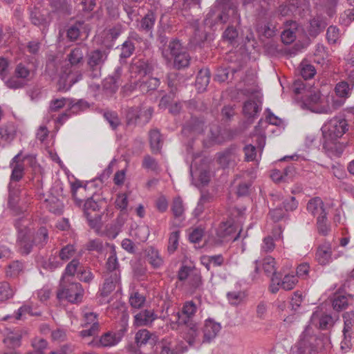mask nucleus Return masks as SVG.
<instances>
[{
	"mask_svg": "<svg viewBox=\"0 0 354 354\" xmlns=\"http://www.w3.org/2000/svg\"><path fill=\"white\" fill-rule=\"evenodd\" d=\"M128 319H129V315L125 313L122 312L121 320L120 322L119 328L117 330L114 334L117 337V338L120 342L123 337L124 336L125 333L127 331L128 328Z\"/></svg>",
	"mask_w": 354,
	"mask_h": 354,
	"instance_id": "09e8293b",
	"label": "nucleus"
},
{
	"mask_svg": "<svg viewBox=\"0 0 354 354\" xmlns=\"http://www.w3.org/2000/svg\"><path fill=\"white\" fill-rule=\"evenodd\" d=\"M174 59V66L177 69L187 67L189 64L190 56L185 50L181 53L176 55Z\"/></svg>",
	"mask_w": 354,
	"mask_h": 354,
	"instance_id": "c03bdc74",
	"label": "nucleus"
},
{
	"mask_svg": "<svg viewBox=\"0 0 354 354\" xmlns=\"http://www.w3.org/2000/svg\"><path fill=\"white\" fill-rule=\"evenodd\" d=\"M118 267L119 263L118 261L116 252L114 247H113L111 255L109 257L106 263V275L109 276L111 274H113L114 272H118L120 274Z\"/></svg>",
	"mask_w": 354,
	"mask_h": 354,
	"instance_id": "2f4dec72",
	"label": "nucleus"
},
{
	"mask_svg": "<svg viewBox=\"0 0 354 354\" xmlns=\"http://www.w3.org/2000/svg\"><path fill=\"white\" fill-rule=\"evenodd\" d=\"M353 86L349 85L346 81H341L338 82L335 87L336 95L341 98H348L351 95Z\"/></svg>",
	"mask_w": 354,
	"mask_h": 354,
	"instance_id": "473e14b6",
	"label": "nucleus"
},
{
	"mask_svg": "<svg viewBox=\"0 0 354 354\" xmlns=\"http://www.w3.org/2000/svg\"><path fill=\"white\" fill-rule=\"evenodd\" d=\"M120 283V275L119 273L114 272L109 276L106 275L104 283L100 290V297H101L100 301L101 304L110 302V299L107 297Z\"/></svg>",
	"mask_w": 354,
	"mask_h": 354,
	"instance_id": "9b49d317",
	"label": "nucleus"
},
{
	"mask_svg": "<svg viewBox=\"0 0 354 354\" xmlns=\"http://www.w3.org/2000/svg\"><path fill=\"white\" fill-rule=\"evenodd\" d=\"M254 263V272L256 274H259L260 272V269L261 268L264 273L268 277L277 275L276 272V261L271 256H268L263 258L261 261L256 260Z\"/></svg>",
	"mask_w": 354,
	"mask_h": 354,
	"instance_id": "4468645a",
	"label": "nucleus"
},
{
	"mask_svg": "<svg viewBox=\"0 0 354 354\" xmlns=\"http://www.w3.org/2000/svg\"><path fill=\"white\" fill-rule=\"evenodd\" d=\"M326 26V22L320 17H314L309 21L307 28L308 35L312 37H316Z\"/></svg>",
	"mask_w": 354,
	"mask_h": 354,
	"instance_id": "bb28decb",
	"label": "nucleus"
},
{
	"mask_svg": "<svg viewBox=\"0 0 354 354\" xmlns=\"http://www.w3.org/2000/svg\"><path fill=\"white\" fill-rule=\"evenodd\" d=\"M221 329V325L220 323L210 318L207 319L201 328L202 337L201 338L200 334H198L199 339L195 343L208 344L212 342L216 337ZM198 332L201 333V330H198Z\"/></svg>",
	"mask_w": 354,
	"mask_h": 354,
	"instance_id": "1a4fd4ad",
	"label": "nucleus"
},
{
	"mask_svg": "<svg viewBox=\"0 0 354 354\" xmlns=\"http://www.w3.org/2000/svg\"><path fill=\"white\" fill-rule=\"evenodd\" d=\"M108 58V52L104 49H94L86 55V64L90 76L97 78L101 76L102 68Z\"/></svg>",
	"mask_w": 354,
	"mask_h": 354,
	"instance_id": "20e7f679",
	"label": "nucleus"
},
{
	"mask_svg": "<svg viewBox=\"0 0 354 354\" xmlns=\"http://www.w3.org/2000/svg\"><path fill=\"white\" fill-rule=\"evenodd\" d=\"M87 219L88 225L94 230V231L99 234L101 231L102 226V215L100 213H95L93 214H88L85 216Z\"/></svg>",
	"mask_w": 354,
	"mask_h": 354,
	"instance_id": "79ce46f5",
	"label": "nucleus"
},
{
	"mask_svg": "<svg viewBox=\"0 0 354 354\" xmlns=\"http://www.w3.org/2000/svg\"><path fill=\"white\" fill-rule=\"evenodd\" d=\"M156 21L155 15L149 12L141 20L139 30L146 32H151Z\"/></svg>",
	"mask_w": 354,
	"mask_h": 354,
	"instance_id": "a19ab883",
	"label": "nucleus"
},
{
	"mask_svg": "<svg viewBox=\"0 0 354 354\" xmlns=\"http://www.w3.org/2000/svg\"><path fill=\"white\" fill-rule=\"evenodd\" d=\"M82 204H84V213L85 216L98 213L97 212L100 210L99 205L92 198H88L86 201L83 200Z\"/></svg>",
	"mask_w": 354,
	"mask_h": 354,
	"instance_id": "8fccbe9b",
	"label": "nucleus"
},
{
	"mask_svg": "<svg viewBox=\"0 0 354 354\" xmlns=\"http://www.w3.org/2000/svg\"><path fill=\"white\" fill-rule=\"evenodd\" d=\"M86 50L85 46H78L71 50L67 55V59L71 66H77L83 64Z\"/></svg>",
	"mask_w": 354,
	"mask_h": 354,
	"instance_id": "393cba45",
	"label": "nucleus"
},
{
	"mask_svg": "<svg viewBox=\"0 0 354 354\" xmlns=\"http://www.w3.org/2000/svg\"><path fill=\"white\" fill-rule=\"evenodd\" d=\"M260 109L257 104L252 100H248L244 103L243 112L248 118H254L259 111Z\"/></svg>",
	"mask_w": 354,
	"mask_h": 354,
	"instance_id": "49530a36",
	"label": "nucleus"
},
{
	"mask_svg": "<svg viewBox=\"0 0 354 354\" xmlns=\"http://www.w3.org/2000/svg\"><path fill=\"white\" fill-rule=\"evenodd\" d=\"M24 176V165L22 163H16L12 168L10 176V182L17 183Z\"/></svg>",
	"mask_w": 354,
	"mask_h": 354,
	"instance_id": "338daca9",
	"label": "nucleus"
},
{
	"mask_svg": "<svg viewBox=\"0 0 354 354\" xmlns=\"http://www.w3.org/2000/svg\"><path fill=\"white\" fill-rule=\"evenodd\" d=\"M95 324L96 326H100L98 315L93 312L83 310L81 326L83 328H86L91 326H95Z\"/></svg>",
	"mask_w": 354,
	"mask_h": 354,
	"instance_id": "e433bc0d",
	"label": "nucleus"
},
{
	"mask_svg": "<svg viewBox=\"0 0 354 354\" xmlns=\"http://www.w3.org/2000/svg\"><path fill=\"white\" fill-rule=\"evenodd\" d=\"M179 231L172 232L169 237L167 251L169 254L174 253L178 246Z\"/></svg>",
	"mask_w": 354,
	"mask_h": 354,
	"instance_id": "e2e57ef3",
	"label": "nucleus"
},
{
	"mask_svg": "<svg viewBox=\"0 0 354 354\" xmlns=\"http://www.w3.org/2000/svg\"><path fill=\"white\" fill-rule=\"evenodd\" d=\"M171 211L175 218H179L183 215L185 209L183 200L180 197H176L174 199Z\"/></svg>",
	"mask_w": 354,
	"mask_h": 354,
	"instance_id": "052dcab7",
	"label": "nucleus"
},
{
	"mask_svg": "<svg viewBox=\"0 0 354 354\" xmlns=\"http://www.w3.org/2000/svg\"><path fill=\"white\" fill-rule=\"evenodd\" d=\"M31 23L39 27L42 33L45 34L52 21L50 12L46 8H35L30 13Z\"/></svg>",
	"mask_w": 354,
	"mask_h": 354,
	"instance_id": "6e6552de",
	"label": "nucleus"
},
{
	"mask_svg": "<svg viewBox=\"0 0 354 354\" xmlns=\"http://www.w3.org/2000/svg\"><path fill=\"white\" fill-rule=\"evenodd\" d=\"M297 282V276L294 274H286L283 279H281V288L285 290H291L295 287Z\"/></svg>",
	"mask_w": 354,
	"mask_h": 354,
	"instance_id": "864d4df0",
	"label": "nucleus"
},
{
	"mask_svg": "<svg viewBox=\"0 0 354 354\" xmlns=\"http://www.w3.org/2000/svg\"><path fill=\"white\" fill-rule=\"evenodd\" d=\"M21 337L22 335L19 331L10 332L3 339V343L7 347L15 348L21 345Z\"/></svg>",
	"mask_w": 354,
	"mask_h": 354,
	"instance_id": "f704fd0d",
	"label": "nucleus"
},
{
	"mask_svg": "<svg viewBox=\"0 0 354 354\" xmlns=\"http://www.w3.org/2000/svg\"><path fill=\"white\" fill-rule=\"evenodd\" d=\"M120 342L114 333L107 332L103 334L100 339L93 338L88 342V345L92 347H110L113 346Z\"/></svg>",
	"mask_w": 354,
	"mask_h": 354,
	"instance_id": "dca6fc26",
	"label": "nucleus"
},
{
	"mask_svg": "<svg viewBox=\"0 0 354 354\" xmlns=\"http://www.w3.org/2000/svg\"><path fill=\"white\" fill-rule=\"evenodd\" d=\"M160 85V80L156 77H147L138 80L136 82V86L139 87V89L142 93H147L150 91L156 90Z\"/></svg>",
	"mask_w": 354,
	"mask_h": 354,
	"instance_id": "a878e982",
	"label": "nucleus"
},
{
	"mask_svg": "<svg viewBox=\"0 0 354 354\" xmlns=\"http://www.w3.org/2000/svg\"><path fill=\"white\" fill-rule=\"evenodd\" d=\"M158 318V316L153 310H142L134 315L133 324L138 327L149 326Z\"/></svg>",
	"mask_w": 354,
	"mask_h": 354,
	"instance_id": "2eb2a0df",
	"label": "nucleus"
},
{
	"mask_svg": "<svg viewBox=\"0 0 354 354\" xmlns=\"http://www.w3.org/2000/svg\"><path fill=\"white\" fill-rule=\"evenodd\" d=\"M349 298L347 296L335 294L332 300V306L335 310L342 311L345 310L348 306Z\"/></svg>",
	"mask_w": 354,
	"mask_h": 354,
	"instance_id": "ea45409f",
	"label": "nucleus"
},
{
	"mask_svg": "<svg viewBox=\"0 0 354 354\" xmlns=\"http://www.w3.org/2000/svg\"><path fill=\"white\" fill-rule=\"evenodd\" d=\"M31 221L29 218L21 217L15 222V227L18 231V235L21 234V232H24L25 234L31 232L30 227Z\"/></svg>",
	"mask_w": 354,
	"mask_h": 354,
	"instance_id": "3c124183",
	"label": "nucleus"
},
{
	"mask_svg": "<svg viewBox=\"0 0 354 354\" xmlns=\"http://www.w3.org/2000/svg\"><path fill=\"white\" fill-rule=\"evenodd\" d=\"M149 142L153 153H158L162 147V140L161 134L157 129H153L149 132Z\"/></svg>",
	"mask_w": 354,
	"mask_h": 354,
	"instance_id": "7c9ffc66",
	"label": "nucleus"
},
{
	"mask_svg": "<svg viewBox=\"0 0 354 354\" xmlns=\"http://www.w3.org/2000/svg\"><path fill=\"white\" fill-rule=\"evenodd\" d=\"M259 36L265 38H272L276 35L277 29L276 26L270 21L259 22L256 28Z\"/></svg>",
	"mask_w": 354,
	"mask_h": 354,
	"instance_id": "5701e85b",
	"label": "nucleus"
},
{
	"mask_svg": "<svg viewBox=\"0 0 354 354\" xmlns=\"http://www.w3.org/2000/svg\"><path fill=\"white\" fill-rule=\"evenodd\" d=\"M14 295V290L7 281L0 282V301H5L11 299Z\"/></svg>",
	"mask_w": 354,
	"mask_h": 354,
	"instance_id": "de8ad7c7",
	"label": "nucleus"
},
{
	"mask_svg": "<svg viewBox=\"0 0 354 354\" xmlns=\"http://www.w3.org/2000/svg\"><path fill=\"white\" fill-rule=\"evenodd\" d=\"M75 252V247L72 244H68L62 248V249L59 250V257L61 260L66 261L73 257Z\"/></svg>",
	"mask_w": 354,
	"mask_h": 354,
	"instance_id": "6e6d98bb",
	"label": "nucleus"
},
{
	"mask_svg": "<svg viewBox=\"0 0 354 354\" xmlns=\"http://www.w3.org/2000/svg\"><path fill=\"white\" fill-rule=\"evenodd\" d=\"M235 232L234 227L231 221L222 222L216 230V234L221 239H225Z\"/></svg>",
	"mask_w": 354,
	"mask_h": 354,
	"instance_id": "c9c22d12",
	"label": "nucleus"
},
{
	"mask_svg": "<svg viewBox=\"0 0 354 354\" xmlns=\"http://www.w3.org/2000/svg\"><path fill=\"white\" fill-rule=\"evenodd\" d=\"M83 23L77 22L74 25L70 26L67 30V37L71 41H75L80 35V28Z\"/></svg>",
	"mask_w": 354,
	"mask_h": 354,
	"instance_id": "69168bd1",
	"label": "nucleus"
},
{
	"mask_svg": "<svg viewBox=\"0 0 354 354\" xmlns=\"http://www.w3.org/2000/svg\"><path fill=\"white\" fill-rule=\"evenodd\" d=\"M236 72V69L230 68V67L220 68L217 71V73L216 75V79L220 82H225L229 79L230 74L233 75Z\"/></svg>",
	"mask_w": 354,
	"mask_h": 354,
	"instance_id": "680f3d73",
	"label": "nucleus"
},
{
	"mask_svg": "<svg viewBox=\"0 0 354 354\" xmlns=\"http://www.w3.org/2000/svg\"><path fill=\"white\" fill-rule=\"evenodd\" d=\"M303 104L307 109L317 113H329L330 111L329 106L324 104L319 91L310 92L304 100Z\"/></svg>",
	"mask_w": 354,
	"mask_h": 354,
	"instance_id": "9d476101",
	"label": "nucleus"
},
{
	"mask_svg": "<svg viewBox=\"0 0 354 354\" xmlns=\"http://www.w3.org/2000/svg\"><path fill=\"white\" fill-rule=\"evenodd\" d=\"M119 86L120 82L119 77L118 76H110L106 78L103 82V88L111 93L116 92Z\"/></svg>",
	"mask_w": 354,
	"mask_h": 354,
	"instance_id": "603ef678",
	"label": "nucleus"
},
{
	"mask_svg": "<svg viewBox=\"0 0 354 354\" xmlns=\"http://www.w3.org/2000/svg\"><path fill=\"white\" fill-rule=\"evenodd\" d=\"M217 162L223 168L234 167L239 161V156L235 147H230L225 151L218 153Z\"/></svg>",
	"mask_w": 354,
	"mask_h": 354,
	"instance_id": "f8f14e48",
	"label": "nucleus"
},
{
	"mask_svg": "<svg viewBox=\"0 0 354 354\" xmlns=\"http://www.w3.org/2000/svg\"><path fill=\"white\" fill-rule=\"evenodd\" d=\"M25 270V263L22 261L15 260L11 261L6 268L5 273L7 278L17 279Z\"/></svg>",
	"mask_w": 354,
	"mask_h": 354,
	"instance_id": "4be33fe9",
	"label": "nucleus"
},
{
	"mask_svg": "<svg viewBox=\"0 0 354 354\" xmlns=\"http://www.w3.org/2000/svg\"><path fill=\"white\" fill-rule=\"evenodd\" d=\"M35 246L43 248L48 241V232L44 227H41L35 234H32Z\"/></svg>",
	"mask_w": 354,
	"mask_h": 354,
	"instance_id": "72a5a7b5",
	"label": "nucleus"
},
{
	"mask_svg": "<svg viewBox=\"0 0 354 354\" xmlns=\"http://www.w3.org/2000/svg\"><path fill=\"white\" fill-rule=\"evenodd\" d=\"M24 314H29L33 316H39L41 315V312L39 310H33V308L30 305L25 304L17 310L15 314V319L17 320L20 319L21 316Z\"/></svg>",
	"mask_w": 354,
	"mask_h": 354,
	"instance_id": "4d7b16f0",
	"label": "nucleus"
},
{
	"mask_svg": "<svg viewBox=\"0 0 354 354\" xmlns=\"http://www.w3.org/2000/svg\"><path fill=\"white\" fill-rule=\"evenodd\" d=\"M145 255L147 261L153 268H160L164 264V259L160 251L153 246H149L145 250Z\"/></svg>",
	"mask_w": 354,
	"mask_h": 354,
	"instance_id": "6ab92c4d",
	"label": "nucleus"
},
{
	"mask_svg": "<svg viewBox=\"0 0 354 354\" xmlns=\"http://www.w3.org/2000/svg\"><path fill=\"white\" fill-rule=\"evenodd\" d=\"M348 121L342 117L335 116L326 121L321 128L322 134V146L325 152L330 156H340L346 144L340 139L348 131Z\"/></svg>",
	"mask_w": 354,
	"mask_h": 354,
	"instance_id": "f257e3e1",
	"label": "nucleus"
},
{
	"mask_svg": "<svg viewBox=\"0 0 354 354\" xmlns=\"http://www.w3.org/2000/svg\"><path fill=\"white\" fill-rule=\"evenodd\" d=\"M226 296L231 305L238 306L245 300L246 294L243 290H236L228 292Z\"/></svg>",
	"mask_w": 354,
	"mask_h": 354,
	"instance_id": "58836bf2",
	"label": "nucleus"
},
{
	"mask_svg": "<svg viewBox=\"0 0 354 354\" xmlns=\"http://www.w3.org/2000/svg\"><path fill=\"white\" fill-rule=\"evenodd\" d=\"M146 301L145 297L138 292H133L129 297V303L132 308L139 309Z\"/></svg>",
	"mask_w": 354,
	"mask_h": 354,
	"instance_id": "13d9d810",
	"label": "nucleus"
},
{
	"mask_svg": "<svg viewBox=\"0 0 354 354\" xmlns=\"http://www.w3.org/2000/svg\"><path fill=\"white\" fill-rule=\"evenodd\" d=\"M329 344L328 337L324 334L314 333L310 325L306 326L295 344L299 354H317Z\"/></svg>",
	"mask_w": 354,
	"mask_h": 354,
	"instance_id": "f03ea898",
	"label": "nucleus"
},
{
	"mask_svg": "<svg viewBox=\"0 0 354 354\" xmlns=\"http://www.w3.org/2000/svg\"><path fill=\"white\" fill-rule=\"evenodd\" d=\"M104 117L113 129H115L120 124L118 113L115 111H106Z\"/></svg>",
	"mask_w": 354,
	"mask_h": 354,
	"instance_id": "774afa93",
	"label": "nucleus"
},
{
	"mask_svg": "<svg viewBox=\"0 0 354 354\" xmlns=\"http://www.w3.org/2000/svg\"><path fill=\"white\" fill-rule=\"evenodd\" d=\"M83 295L84 290L80 283H66L64 277L63 278L57 292V297L59 300L66 299L71 303H77L82 301Z\"/></svg>",
	"mask_w": 354,
	"mask_h": 354,
	"instance_id": "39448f33",
	"label": "nucleus"
},
{
	"mask_svg": "<svg viewBox=\"0 0 354 354\" xmlns=\"http://www.w3.org/2000/svg\"><path fill=\"white\" fill-rule=\"evenodd\" d=\"M334 324L333 317L319 307L315 308L310 319V325L322 330H329Z\"/></svg>",
	"mask_w": 354,
	"mask_h": 354,
	"instance_id": "0eeeda50",
	"label": "nucleus"
},
{
	"mask_svg": "<svg viewBox=\"0 0 354 354\" xmlns=\"http://www.w3.org/2000/svg\"><path fill=\"white\" fill-rule=\"evenodd\" d=\"M129 71L131 77H139V80H142L152 72L153 66L148 61L136 59L131 63Z\"/></svg>",
	"mask_w": 354,
	"mask_h": 354,
	"instance_id": "ddd939ff",
	"label": "nucleus"
},
{
	"mask_svg": "<svg viewBox=\"0 0 354 354\" xmlns=\"http://www.w3.org/2000/svg\"><path fill=\"white\" fill-rule=\"evenodd\" d=\"M157 348H160L159 354H180L184 352L183 350L178 348L172 342L163 340L158 344Z\"/></svg>",
	"mask_w": 354,
	"mask_h": 354,
	"instance_id": "4c0bfd02",
	"label": "nucleus"
},
{
	"mask_svg": "<svg viewBox=\"0 0 354 354\" xmlns=\"http://www.w3.org/2000/svg\"><path fill=\"white\" fill-rule=\"evenodd\" d=\"M307 210L313 216H322L326 214L324 207V203L319 197L310 199L307 204Z\"/></svg>",
	"mask_w": 354,
	"mask_h": 354,
	"instance_id": "cd10ccee",
	"label": "nucleus"
},
{
	"mask_svg": "<svg viewBox=\"0 0 354 354\" xmlns=\"http://www.w3.org/2000/svg\"><path fill=\"white\" fill-rule=\"evenodd\" d=\"M135 340L138 346H142L147 344H149L151 345L156 344L158 341V338L154 333H150L148 330L141 329L136 333Z\"/></svg>",
	"mask_w": 354,
	"mask_h": 354,
	"instance_id": "412c9836",
	"label": "nucleus"
},
{
	"mask_svg": "<svg viewBox=\"0 0 354 354\" xmlns=\"http://www.w3.org/2000/svg\"><path fill=\"white\" fill-rule=\"evenodd\" d=\"M153 112L151 107L144 108L142 106L130 107L126 111L127 124L144 126L151 120Z\"/></svg>",
	"mask_w": 354,
	"mask_h": 354,
	"instance_id": "423d86ee",
	"label": "nucleus"
},
{
	"mask_svg": "<svg viewBox=\"0 0 354 354\" xmlns=\"http://www.w3.org/2000/svg\"><path fill=\"white\" fill-rule=\"evenodd\" d=\"M314 56L316 57L315 62L320 64L328 57V52L326 46L322 44H317L315 46Z\"/></svg>",
	"mask_w": 354,
	"mask_h": 354,
	"instance_id": "bf43d9fd",
	"label": "nucleus"
},
{
	"mask_svg": "<svg viewBox=\"0 0 354 354\" xmlns=\"http://www.w3.org/2000/svg\"><path fill=\"white\" fill-rule=\"evenodd\" d=\"M340 37L339 29L334 26H330L326 31V39L330 44H336Z\"/></svg>",
	"mask_w": 354,
	"mask_h": 354,
	"instance_id": "0e129e2a",
	"label": "nucleus"
},
{
	"mask_svg": "<svg viewBox=\"0 0 354 354\" xmlns=\"http://www.w3.org/2000/svg\"><path fill=\"white\" fill-rule=\"evenodd\" d=\"M184 50L179 40L173 39L169 42L167 48L162 50V56L168 62H171V59Z\"/></svg>",
	"mask_w": 354,
	"mask_h": 354,
	"instance_id": "aec40b11",
	"label": "nucleus"
},
{
	"mask_svg": "<svg viewBox=\"0 0 354 354\" xmlns=\"http://www.w3.org/2000/svg\"><path fill=\"white\" fill-rule=\"evenodd\" d=\"M82 267L80 262L77 259H73L66 266L64 270V277H74L76 273L80 272Z\"/></svg>",
	"mask_w": 354,
	"mask_h": 354,
	"instance_id": "a18cd8bd",
	"label": "nucleus"
},
{
	"mask_svg": "<svg viewBox=\"0 0 354 354\" xmlns=\"http://www.w3.org/2000/svg\"><path fill=\"white\" fill-rule=\"evenodd\" d=\"M343 319L344 322V326L343 328V334L346 336L348 334V337H351V331L354 328V313L353 312H346L343 314Z\"/></svg>",
	"mask_w": 354,
	"mask_h": 354,
	"instance_id": "37998d69",
	"label": "nucleus"
},
{
	"mask_svg": "<svg viewBox=\"0 0 354 354\" xmlns=\"http://www.w3.org/2000/svg\"><path fill=\"white\" fill-rule=\"evenodd\" d=\"M187 286L191 292H194L198 289L202 285V280L201 274L197 272H194L190 275L189 280L187 281Z\"/></svg>",
	"mask_w": 354,
	"mask_h": 354,
	"instance_id": "5fc2aeb1",
	"label": "nucleus"
},
{
	"mask_svg": "<svg viewBox=\"0 0 354 354\" xmlns=\"http://www.w3.org/2000/svg\"><path fill=\"white\" fill-rule=\"evenodd\" d=\"M210 73L209 69L203 68L199 71L196 79V86L198 92H203L209 83Z\"/></svg>",
	"mask_w": 354,
	"mask_h": 354,
	"instance_id": "c756f323",
	"label": "nucleus"
},
{
	"mask_svg": "<svg viewBox=\"0 0 354 354\" xmlns=\"http://www.w3.org/2000/svg\"><path fill=\"white\" fill-rule=\"evenodd\" d=\"M17 243L19 252L23 255L30 254L33 246L35 245L31 232L25 234L24 232H21V234L18 235Z\"/></svg>",
	"mask_w": 354,
	"mask_h": 354,
	"instance_id": "f3484780",
	"label": "nucleus"
},
{
	"mask_svg": "<svg viewBox=\"0 0 354 354\" xmlns=\"http://www.w3.org/2000/svg\"><path fill=\"white\" fill-rule=\"evenodd\" d=\"M8 206L15 211L18 212V203L19 202L20 189L17 183L10 182L8 185Z\"/></svg>",
	"mask_w": 354,
	"mask_h": 354,
	"instance_id": "b1692460",
	"label": "nucleus"
},
{
	"mask_svg": "<svg viewBox=\"0 0 354 354\" xmlns=\"http://www.w3.org/2000/svg\"><path fill=\"white\" fill-rule=\"evenodd\" d=\"M17 129L13 122H9L0 127V138L6 142L12 141L16 136Z\"/></svg>",
	"mask_w": 354,
	"mask_h": 354,
	"instance_id": "c85d7f7f",
	"label": "nucleus"
},
{
	"mask_svg": "<svg viewBox=\"0 0 354 354\" xmlns=\"http://www.w3.org/2000/svg\"><path fill=\"white\" fill-rule=\"evenodd\" d=\"M197 306L193 301L184 303L181 312L177 313L178 319L180 324L187 326L186 339L189 345H193L199 339L198 328L196 323L192 322V318L197 312Z\"/></svg>",
	"mask_w": 354,
	"mask_h": 354,
	"instance_id": "7ed1b4c3",
	"label": "nucleus"
},
{
	"mask_svg": "<svg viewBox=\"0 0 354 354\" xmlns=\"http://www.w3.org/2000/svg\"><path fill=\"white\" fill-rule=\"evenodd\" d=\"M332 252L331 244L324 242L317 248L315 259L320 265L328 264L331 261Z\"/></svg>",
	"mask_w": 354,
	"mask_h": 354,
	"instance_id": "a211bd4d",
	"label": "nucleus"
}]
</instances>
